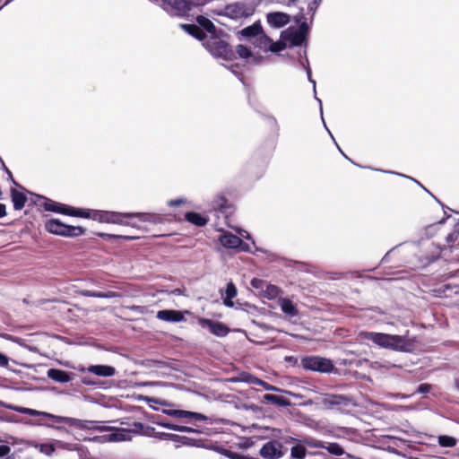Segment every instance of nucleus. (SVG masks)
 Wrapping results in <instances>:
<instances>
[{
	"label": "nucleus",
	"mask_w": 459,
	"mask_h": 459,
	"mask_svg": "<svg viewBox=\"0 0 459 459\" xmlns=\"http://www.w3.org/2000/svg\"><path fill=\"white\" fill-rule=\"evenodd\" d=\"M82 218H90L101 223H113L125 226L136 227L135 223L131 221L134 218H138L141 221H150L156 223L159 217L150 213H133V212H117L100 210H83Z\"/></svg>",
	"instance_id": "obj_1"
},
{
	"label": "nucleus",
	"mask_w": 459,
	"mask_h": 459,
	"mask_svg": "<svg viewBox=\"0 0 459 459\" xmlns=\"http://www.w3.org/2000/svg\"><path fill=\"white\" fill-rule=\"evenodd\" d=\"M182 28L190 35L203 40V45L212 56L224 59H230L232 56V51L227 42L215 33L207 35L199 26L195 24H183Z\"/></svg>",
	"instance_id": "obj_2"
},
{
	"label": "nucleus",
	"mask_w": 459,
	"mask_h": 459,
	"mask_svg": "<svg viewBox=\"0 0 459 459\" xmlns=\"http://www.w3.org/2000/svg\"><path fill=\"white\" fill-rule=\"evenodd\" d=\"M363 338L376 345L395 351L408 352L412 349V342L405 335L388 334L377 332H365Z\"/></svg>",
	"instance_id": "obj_3"
},
{
	"label": "nucleus",
	"mask_w": 459,
	"mask_h": 459,
	"mask_svg": "<svg viewBox=\"0 0 459 459\" xmlns=\"http://www.w3.org/2000/svg\"><path fill=\"white\" fill-rule=\"evenodd\" d=\"M46 230L56 235L63 237H78L85 232V230L79 226H69L57 219H51L45 223Z\"/></svg>",
	"instance_id": "obj_4"
},
{
	"label": "nucleus",
	"mask_w": 459,
	"mask_h": 459,
	"mask_svg": "<svg viewBox=\"0 0 459 459\" xmlns=\"http://www.w3.org/2000/svg\"><path fill=\"white\" fill-rule=\"evenodd\" d=\"M300 364L306 370L317 371L320 373H330L333 370V362L319 356H307L301 359Z\"/></svg>",
	"instance_id": "obj_5"
},
{
	"label": "nucleus",
	"mask_w": 459,
	"mask_h": 459,
	"mask_svg": "<svg viewBox=\"0 0 459 459\" xmlns=\"http://www.w3.org/2000/svg\"><path fill=\"white\" fill-rule=\"evenodd\" d=\"M56 422H65L69 425L74 426L78 429H89V430H96L99 432H105L109 430L108 426L105 425L104 421H95V420H82L74 418H67V417H56Z\"/></svg>",
	"instance_id": "obj_6"
},
{
	"label": "nucleus",
	"mask_w": 459,
	"mask_h": 459,
	"mask_svg": "<svg viewBox=\"0 0 459 459\" xmlns=\"http://www.w3.org/2000/svg\"><path fill=\"white\" fill-rule=\"evenodd\" d=\"M223 12L226 16L237 20L250 16L254 12V8L253 6L246 5L242 2H237L228 4Z\"/></svg>",
	"instance_id": "obj_7"
},
{
	"label": "nucleus",
	"mask_w": 459,
	"mask_h": 459,
	"mask_svg": "<svg viewBox=\"0 0 459 459\" xmlns=\"http://www.w3.org/2000/svg\"><path fill=\"white\" fill-rule=\"evenodd\" d=\"M259 455L266 459H280L284 455L282 445L278 441H268L261 447Z\"/></svg>",
	"instance_id": "obj_8"
},
{
	"label": "nucleus",
	"mask_w": 459,
	"mask_h": 459,
	"mask_svg": "<svg viewBox=\"0 0 459 459\" xmlns=\"http://www.w3.org/2000/svg\"><path fill=\"white\" fill-rule=\"evenodd\" d=\"M198 324L203 328H207L211 333L218 336L223 337L226 336L230 330L226 325L221 322H215L207 318H198Z\"/></svg>",
	"instance_id": "obj_9"
},
{
	"label": "nucleus",
	"mask_w": 459,
	"mask_h": 459,
	"mask_svg": "<svg viewBox=\"0 0 459 459\" xmlns=\"http://www.w3.org/2000/svg\"><path fill=\"white\" fill-rule=\"evenodd\" d=\"M47 211H51L62 214H67L74 217H82L83 209H76L63 204L56 202H48L45 204Z\"/></svg>",
	"instance_id": "obj_10"
},
{
	"label": "nucleus",
	"mask_w": 459,
	"mask_h": 459,
	"mask_svg": "<svg viewBox=\"0 0 459 459\" xmlns=\"http://www.w3.org/2000/svg\"><path fill=\"white\" fill-rule=\"evenodd\" d=\"M290 22V15L282 12H271L266 14V22L271 28L281 29Z\"/></svg>",
	"instance_id": "obj_11"
},
{
	"label": "nucleus",
	"mask_w": 459,
	"mask_h": 459,
	"mask_svg": "<svg viewBox=\"0 0 459 459\" xmlns=\"http://www.w3.org/2000/svg\"><path fill=\"white\" fill-rule=\"evenodd\" d=\"M107 434L101 436H96L92 438L95 442L106 443V442H119L126 439L127 432L114 428H109Z\"/></svg>",
	"instance_id": "obj_12"
},
{
	"label": "nucleus",
	"mask_w": 459,
	"mask_h": 459,
	"mask_svg": "<svg viewBox=\"0 0 459 459\" xmlns=\"http://www.w3.org/2000/svg\"><path fill=\"white\" fill-rule=\"evenodd\" d=\"M281 39L287 43L292 46H300L304 40L305 36L302 35V31L297 30V28L290 27L283 30L281 35Z\"/></svg>",
	"instance_id": "obj_13"
},
{
	"label": "nucleus",
	"mask_w": 459,
	"mask_h": 459,
	"mask_svg": "<svg viewBox=\"0 0 459 459\" xmlns=\"http://www.w3.org/2000/svg\"><path fill=\"white\" fill-rule=\"evenodd\" d=\"M320 403L326 409H333L335 406L347 405L348 399L342 395L325 394Z\"/></svg>",
	"instance_id": "obj_14"
},
{
	"label": "nucleus",
	"mask_w": 459,
	"mask_h": 459,
	"mask_svg": "<svg viewBox=\"0 0 459 459\" xmlns=\"http://www.w3.org/2000/svg\"><path fill=\"white\" fill-rule=\"evenodd\" d=\"M157 318L165 322L178 323L184 320V314L178 310H160L157 313Z\"/></svg>",
	"instance_id": "obj_15"
},
{
	"label": "nucleus",
	"mask_w": 459,
	"mask_h": 459,
	"mask_svg": "<svg viewBox=\"0 0 459 459\" xmlns=\"http://www.w3.org/2000/svg\"><path fill=\"white\" fill-rule=\"evenodd\" d=\"M219 241L226 248H237L242 245L241 238L230 232H223L219 238Z\"/></svg>",
	"instance_id": "obj_16"
},
{
	"label": "nucleus",
	"mask_w": 459,
	"mask_h": 459,
	"mask_svg": "<svg viewBox=\"0 0 459 459\" xmlns=\"http://www.w3.org/2000/svg\"><path fill=\"white\" fill-rule=\"evenodd\" d=\"M5 407L7 409L12 410V411H17V412H21V413H24V414H29L30 416H43L45 418L53 419V420H56V417H57V416L53 415V414L48 413V412L39 411H37V410H33V409H30V408H25V407H21V406H16V405H12V404L5 405Z\"/></svg>",
	"instance_id": "obj_17"
},
{
	"label": "nucleus",
	"mask_w": 459,
	"mask_h": 459,
	"mask_svg": "<svg viewBox=\"0 0 459 459\" xmlns=\"http://www.w3.org/2000/svg\"><path fill=\"white\" fill-rule=\"evenodd\" d=\"M87 370L100 377H112L116 374L115 368L107 365H92L90 366Z\"/></svg>",
	"instance_id": "obj_18"
},
{
	"label": "nucleus",
	"mask_w": 459,
	"mask_h": 459,
	"mask_svg": "<svg viewBox=\"0 0 459 459\" xmlns=\"http://www.w3.org/2000/svg\"><path fill=\"white\" fill-rule=\"evenodd\" d=\"M263 27L261 25L260 22H255L250 26H247L240 30V35L249 39V40L252 42L253 39L256 38V36L262 32Z\"/></svg>",
	"instance_id": "obj_19"
},
{
	"label": "nucleus",
	"mask_w": 459,
	"mask_h": 459,
	"mask_svg": "<svg viewBox=\"0 0 459 459\" xmlns=\"http://www.w3.org/2000/svg\"><path fill=\"white\" fill-rule=\"evenodd\" d=\"M48 377L58 383H67L72 380L71 374L56 368H50L48 371Z\"/></svg>",
	"instance_id": "obj_20"
},
{
	"label": "nucleus",
	"mask_w": 459,
	"mask_h": 459,
	"mask_svg": "<svg viewBox=\"0 0 459 459\" xmlns=\"http://www.w3.org/2000/svg\"><path fill=\"white\" fill-rule=\"evenodd\" d=\"M237 288L233 284V282H229L227 284L225 293L223 294V304L228 307H232L234 306V303L232 301V299H234L237 296Z\"/></svg>",
	"instance_id": "obj_21"
},
{
	"label": "nucleus",
	"mask_w": 459,
	"mask_h": 459,
	"mask_svg": "<svg viewBox=\"0 0 459 459\" xmlns=\"http://www.w3.org/2000/svg\"><path fill=\"white\" fill-rule=\"evenodd\" d=\"M271 38L267 36L264 30L260 32L255 39H253L252 43L257 47L258 48L267 51L270 46Z\"/></svg>",
	"instance_id": "obj_22"
},
{
	"label": "nucleus",
	"mask_w": 459,
	"mask_h": 459,
	"mask_svg": "<svg viewBox=\"0 0 459 459\" xmlns=\"http://www.w3.org/2000/svg\"><path fill=\"white\" fill-rule=\"evenodd\" d=\"M279 306L281 311L290 316H295L298 314V310L293 303L288 299H280Z\"/></svg>",
	"instance_id": "obj_23"
},
{
	"label": "nucleus",
	"mask_w": 459,
	"mask_h": 459,
	"mask_svg": "<svg viewBox=\"0 0 459 459\" xmlns=\"http://www.w3.org/2000/svg\"><path fill=\"white\" fill-rule=\"evenodd\" d=\"M12 201L13 203V207L15 210H22L25 205L27 198L24 195V194H22L15 189H13L12 190Z\"/></svg>",
	"instance_id": "obj_24"
},
{
	"label": "nucleus",
	"mask_w": 459,
	"mask_h": 459,
	"mask_svg": "<svg viewBox=\"0 0 459 459\" xmlns=\"http://www.w3.org/2000/svg\"><path fill=\"white\" fill-rule=\"evenodd\" d=\"M186 219L187 221L196 226H204L208 221V219L206 217L194 212H186Z\"/></svg>",
	"instance_id": "obj_25"
},
{
	"label": "nucleus",
	"mask_w": 459,
	"mask_h": 459,
	"mask_svg": "<svg viewBox=\"0 0 459 459\" xmlns=\"http://www.w3.org/2000/svg\"><path fill=\"white\" fill-rule=\"evenodd\" d=\"M196 21H197L198 25L206 30L205 33L207 35L215 33V27H214L213 23L208 18L200 15L197 17Z\"/></svg>",
	"instance_id": "obj_26"
},
{
	"label": "nucleus",
	"mask_w": 459,
	"mask_h": 459,
	"mask_svg": "<svg viewBox=\"0 0 459 459\" xmlns=\"http://www.w3.org/2000/svg\"><path fill=\"white\" fill-rule=\"evenodd\" d=\"M261 294L268 299H273L280 294V289L267 282Z\"/></svg>",
	"instance_id": "obj_27"
},
{
	"label": "nucleus",
	"mask_w": 459,
	"mask_h": 459,
	"mask_svg": "<svg viewBox=\"0 0 459 459\" xmlns=\"http://www.w3.org/2000/svg\"><path fill=\"white\" fill-rule=\"evenodd\" d=\"M325 449L331 455L341 456L345 454L344 449L338 443L325 442Z\"/></svg>",
	"instance_id": "obj_28"
},
{
	"label": "nucleus",
	"mask_w": 459,
	"mask_h": 459,
	"mask_svg": "<svg viewBox=\"0 0 459 459\" xmlns=\"http://www.w3.org/2000/svg\"><path fill=\"white\" fill-rule=\"evenodd\" d=\"M307 455V450L304 446H294L290 449V457L292 459H304Z\"/></svg>",
	"instance_id": "obj_29"
},
{
	"label": "nucleus",
	"mask_w": 459,
	"mask_h": 459,
	"mask_svg": "<svg viewBox=\"0 0 459 459\" xmlns=\"http://www.w3.org/2000/svg\"><path fill=\"white\" fill-rule=\"evenodd\" d=\"M264 400L268 403H275V404H278L281 406H285V405L289 404V403L287 402V400L284 397L277 396V395L270 394H264Z\"/></svg>",
	"instance_id": "obj_30"
},
{
	"label": "nucleus",
	"mask_w": 459,
	"mask_h": 459,
	"mask_svg": "<svg viewBox=\"0 0 459 459\" xmlns=\"http://www.w3.org/2000/svg\"><path fill=\"white\" fill-rule=\"evenodd\" d=\"M82 294L85 297H94V298H114L117 296L115 292L109 291V292H97V291H91V290H83Z\"/></svg>",
	"instance_id": "obj_31"
},
{
	"label": "nucleus",
	"mask_w": 459,
	"mask_h": 459,
	"mask_svg": "<svg viewBox=\"0 0 459 459\" xmlns=\"http://www.w3.org/2000/svg\"><path fill=\"white\" fill-rule=\"evenodd\" d=\"M301 442L308 447L325 449V442L313 438V437H307V438L303 439Z\"/></svg>",
	"instance_id": "obj_32"
},
{
	"label": "nucleus",
	"mask_w": 459,
	"mask_h": 459,
	"mask_svg": "<svg viewBox=\"0 0 459 459\" xmlns=\"http://www.w3.org/2000/svg\"><path fill=\"white\" fill-rule=\"evenodd\" d=\"M286 42L281 39V40L273 42L272 39L270 41V46L267 51H271L273 53H278L283 50L286 48Z\"/></svg>",
	"instance_id": "obj_33"
},
{
	"label": "nucleus",
	"mask_w": 459,
	"mask_h": 459,
	"mask_svg": "<svg viewBox=\"0 0 459 459\" xmlns=\"http://www.w3.org/2000/svg\"><path fill=\"white\" fill-rule=\"evenodd\" d=\"M438 444L443 447H453L456 445V440L449 436H440L438 437Z\"/></svg>",
	"instance_id": "obj_34"
},
{
	"label": "nucleus",
	"mask_w": 459,
	"mask_h": 459,
	"mask_svg": "<svg viewBox=\"0 0 459 459\" xmlns=\"http://www.w3.org/2000/svg\"><path fill=\"white\" fill-rule=\"evenodd\" d=\"M236 52L239 56V57H241L243 59L247 60L250 57H252V52H251L250 48H247L244 45H238L236 47Z\"/></svg>",
	"instance_id": "obj_35"
},
{
	"label": "nucleus",
	"mask_w": 459,
	"mask_h": 459,
	"mask_svg": "<svg viewBox=\"0 0 459 459\" xmlns=\"http://www.w3.org/2000/svg\"><path fill=\"white\" fill-rule=\"evenodd\" d=\"M35 447L46 455H51L55 452V446L53 444H38Z\"/></svg>",
	"instance_id": "obj_36"
},
{
	"label": "nucleus",
	"mask_w": 459,
	"mask_h": 459,
	"mask_svg": "<svg viewBox=\"0 0 459 459\" xmlns=\"http://www.w3.org/2000/svg\"><path fill=\"white\" fill-rule=\"evenodd\" d=\"M266 281L261 279L255 278L251 281V286L254 289L260 290L262 292L266 285Z\"/></svg>",
	"instance_id": "obj_37"
},
{
	"label": "nucleus",
	"mask_w": 459,
	"mask_h": 459,
	"mask_svg": "<svg viewBox=\"0 0 459 459\" xmlns=\"http://www.w3.org/2000/svg\"><path fill=\"white\" fill-rule=\"evenodd\" d=\"M169 415L178 417V418L188 419L190 416V411H183V410H173V411H169Z\"/></svg>",
	"instance_id": "obj_38"
},
{
	"label": "nucleus",
	"mask_w": 459,
	"mask_h": 459,
	"mask_svg": "<svg viewBox=\"0 0 459 459\" xmlns=\"http://www.w3.org/2000/svg\"><path fill=\"white\" fill-rule=\"evenodd\" d=\"M322 0H313L307 4V11L311 13V18H313L316 10L319 6Z\"/></svg>",
	"instance_id": "obj_39"
},
{
	"label": "nucleus",
	"mask_w": 459,
	"mask_h": 459,
	"mask_svg": "<svg viewBox=\"0 0 459 459\" xmlns=\"http://www.w3.org/2000/svg\"><path fill=\"white\" fill-rule=\"evenodd\" d=\"M100 237L105 238V239H111V238H125V239H133L132 237H126V236H121V235H114V234H108V233H100Z\"/></svg>",
	"instance_id": "obj_40"
},
{
	"label": "nucleus",
	"mask_w": 459,
	"mask_h": 459,
	"mask_svg": "<svg viewBox=\"0 0 459 459\" xmlns=\"http://www.w3.org/2000/svg\"><path fill=\"white\" fill-rule=\"evenodd\" d=\"M244 381H246L249 384L257 385H261L263 384V380H261L254 376H251V375L246 376L244 377Z\"/></svg>",
	"instance_id": "obj_41"
},
{
	"label": "nucleus",
	"mask_w": 459,
	"mask_h": 459,
	"mask_svg": "<svg viewBox=\"0 0 459 459\" xmlns=\"http://www.w3.org/2000/svg\"><path fill=\"white\" fill-rule=\"evenodd\" d=\"M190 419H195V420H199V421H204V420H207L208 418L202 414V413H198V412H193V411H190V416H189Z\"/></svg>",
	"instance_id": "obj_42"
},
{
	"label": "nucleus",
	"mask_w": 459,
	"mask_h": 459,
	"mask_svg": "<svg viewBox=\"0 0 459 459\" xmlns=\"http://www.w3.org/2000/svg\"><path fill=\"white\" fill-rule=\"evenodd\" d=\"M459 237V230H455L453 232L449 233L446 237L447 243H453Z\"/></svg>",
	"instance_id": "obj_43"
},
{
	"label": "nucleus",
	"mask_w": 459,
	"mask_h": 459,
	"mask_svg": "<svg viewBox=\"0 0 459 459\" xmlns=\"http://www.w3.org/2000/svg\"><path fill=\"white\" fill-rule=\"evenodd\" d=\"M11 451L10 446L7 445H0V458L6 456Z\"/></svg>",
	"instance_id": "obj_44"
},
{
	"label": "nucleus",
	"mask_w": 459,
	"mask_h": 459,
	"mask_svg": "<svg viewBox=\"0 0 459 459\" xmlns=\"http://www.w3.org/2000/svg\"><path fill=\"white\" fill-rule=\"evenodd\" d=\"M185 203H186V200L184 198H177V199L169 201L168 204L169 206H178Z\"/></svg>",
	"instance_id": "obj_45"
},
{
	"label": "nucleus",
	"mask_w": 459,
	"mask_h": 459,
	"mask_svg": "<svg viewBox=\"0 0 459 459\" xmlns=\"http://www.w3.org/2000/svg\"><path fill=\"white\" fill-rule=\"evenodd\" d=\"M430 390V385L428 384H422L418 387V393L425 394L429 393Z\"/></svg>",
	"instance_id": "obj_46"
},
{
	"label": "nucleus",
	"mask_w": 459,
	"mask_h": 459,
	"mask_svg": "<svg viewBox=\"0 0 459 459\" xmlns=\"http://www.w3.org/2000/svg\"><path fill=\"white\" fill-rule=\"evenodd\" d=\"M8 363H9V359L5 355L0 353V366L7 367Z\"/></svg>",
	"instance_id": "obj_47"
},
{
	"label": "nucleus",
	"mask_w": 459,
	"mask_h": 459,
	"mask_svg": "<svg viewBox=\"0 0 459 459\" xmlns=\"http://www.w3.org/2000/svg\"><path fill=\"white\" fill-rule=\"evenodd\" d=\"M261 386H263L265 390H268V391H279V388H277L276 386H273L272 385H269L268 383L263 381V384L261 385Z\"/></svg>",
	"instance_id": "obj_48"
},
{
	"label": "nucleus",
	"mask_w": 459,
	"mask_h": 459,
	"mask_svg": "<svg viewBox=\"0 0 459 459\" xmlns=\"http://www.w3.org/2000/svg\"><path fill=\"white\" fill-rule=\"evenodd\" d=\"M177 431H180V432H186V433H194L195 432V430L190 427H186V426H179L178 428V430Z\"/></svg>",
	"instance_id": "obj_49"
},
{
	"label": "nucleus",
	"mask_w": 459,
	"mask_h": 459,
	"mask_svg": "<svg viewBox=\"0 0 459 459\" xmlns=\"http://www.w3.org/2000/svg\"><path fill=\"white\" fill-rule=\"evenodd\" d=\"M297 30H299V31H302V35H304L306 37V34H307V32L308 30V26H307V22H302L300 24L299 28L297 29Z\"/></svg>",
	"instance_id": "obj_50"
},
{
	"label": "nucleus",
	"mask_w": 459,
	"mask_h": 459,
	"mask_svg": "<svg viewBox=\"0 0 459 459\" xmlns=\"http://www.w3.org/2000/svg\"><path fill=\"white\" fill-rule=\"evenodd\" d=\"M306 70H307L308 81L313 84V89H314V91L316 92V82L311 77L310 68L307 67Z\"/></svg>",
	"instance_id": "obj_51"
},
{
	"label": "nucleus",
	"mask_w": 459,
	"mask_h": 459,
	"mask_svg": "<svg viewBox=\"0 0 459 459\" xmlns=\"http://www.w3.org/2000/svg\"><path fill=\"white\" fill-rule=\"evenodd\" d=\"M163 426L168 429H171V430H175V431H177L178 428L179 427V425L173 424V423H164Z\"/></svg>",
	"instance_id": "obj_52"
},
{
	"label": "nucleus",
	"mask_w": 459,
	"mask_h": 459,
	"mask_svg": "<svg viewBox=\"0 0 459 459\" xmlns=\"http://www.w3.org/2000/svg\"><path fill=\"white\" fill-rule=\"evenodd\" d=\"M6 214L5 205L0 204V218L4 217Z\"/></svg>",
	"instance_id": "obj_53"
},
{
	"label": "nucleus",
	"mask_w": 459,
	"mask_h": 459,
	"mask_svg": "<svg viewBox=\"0 0 459 459\" xmlns=\"http://www.w3.org/2000/svg\"><path fill=\"white\" fill-rule=\"evenodd\" d=\"M238 233H239V235H240L241 237H243V238H250V236H249L248 232H247V231H246V230H238Z\"/></svg>",
	"instance_id": "obj_54"
},
{
	"label": "nucleus",
	"mask_w": 459,
	"mask_h": 459,
	"mask_svg": "<svg viewBox=\"0 0 459 459\" xmlns=\"http://www.w3.org/2000/svg\"><path fill=\"white\" fill-rule=\"evenodd\" d=\"M297 0H288V1H284V0H279L280 3L281 4H284L286 5H291L293 4Z\"/></svg>",
	"instance_id": "obj_55"
},
{
	"label": "nucleus",
	"mask_w": 459,
	"mask_h": 459,
	"mask_svg": "<svg viewBox=\"0 0 459 459\" xmlns=\"http://www.w3.org/2000/svg\"><path fill=\"white\" fill-rule=\"evenodd\" d=\"M172 440L174 441H178L179 439H181L182 437H180L179 436H177V435H168Z\"/></svg>",
	"instance_id": "obj_56"
},
{
	"label": "nucleus",
	"mask_w": 459,
	"mask_h": 459,
	"mask_svg": "<svg viewBox=\"0 0 459 459\" xmlns=\"http://www.w3.org/2000/svg\"><path fill=\"white\" fill-rule=\"evenodd\" d=\"M316 100H317V101L319 102V104H320V111H321V115H323L322 101H321V100H320V99H318V98H316Z\"/></svg>",
	"instance_id": "obj_57"
},
{
	"label": "nucleus",
	"mask_w": 459,
	"mask_h": 459,
	"mask_svg": "<svg viewBox=\"0 0 459 459\" xmlns=\"http://www.w3.org/2000/svg\"><path fill=\"white\" fill-rule=\"evenodd\" d=\"M321 117H323V115H321ZM322 120H323L324 125H325L324 117H322ZM325 130L328 132L329 134H332V132L330 131V129L328 127H325Z\"/></svg>",
	"instance_id": "obj_58"
},
{
	"label": "nucleus",
	"mask_w": 459,
	"mask_h": 459,
	"mask_svg": "<svg viewBox=\"0 0 459 459\" xmlns=\"http://www.w3.org/2000/svg\"><path fill=\"white\" fill-rule=\"evenodd\" d=\"M321 117H323V115H321ZM322 120H323L324 125H325L324 117H322ZM325 130L328 132L329 134H332V132L330 131V129L328 127H325Z\"/></svg>",
	"instance_id": "obj_59"
},
{
	"label": "nucleus",
	"mask_w": 459,
	"mask_h": 459,
	"mask_svg": "<svg viewBox=\"0 0 459 459\" xmlns=\"http://www.w3.org/2000/svg\"><path fill=\"white\" fill-rule=\"evenodd\" d=\"M321 117H323V115H321ZM322 120H323L324 125H325L324 117H322ZM325 130L328 132L329 134H332V132L330 131V129L328 127H325Z\"/></svg>",
	"instance_id": "obj_60"
},
{
	"label": "nucleus",
	"mask_w": 459,
	"mask_h": 459,
	"mask_svg": "<svg viewBox=\"0 0 459 459\" xmlns=\"http://www.w3.org/2000/svg\"><path fill=\"white\" fill-rule=\"evenodd\" d=\"M321 117H323V115H321ZM322 120H323L324 125H325L324 117H322ZM325 130L328 132L329 134H332V132L330 131V129L328 127H325Z\"/></svg>",
	"instance_id": "obj_61"
},
{
	"label": "nucleus",
	"mask_w": 459,
	"mask_h": 459,
	"mask_svg": "<svg viewBox=\"0 0 459 459\" xmlns=\"http://www.w3.org/2000/svg\"><path fill=\"white\" fill-rule=\"evenodd\" d=\"M321 117H323V115H321ZM322 120H323L324 125H325L324 117H322ZM325 130L328 132L329 134H332V132L330 131V129L328 127H325Z\"/></svg>",
	"instance_id": "obj_62"
},
{
	"label": "nucleus",
	"mask_w": 459,
	"mask_h": 459,
	"mask_svg": "<svg viewBox=\"0 0 459 459\" xmlns=\"http://www.w3.org/2000/svg\"><path fill=\"white\" fill-rule=\"evenodd\" d=\"M455 385L457 389H459V378L455 380Z\"/></svg>",
	"instance_id": "obj_63"
},
{
	"label": "nucleus",
	"mask_w": 459,
	"mask_h": 459,
	"mask_svg": "<svg viewBox=\"0 0 459 459\" xmlns=\"http://www.w3.org/2000/svg\"><path fill=\"white\" fill-rule=\"evenodd\" d=\"M398 176H401V177H403V178H405V175L401 174V173H398Z\"/></svg>",
	"instance_id": "obj_64"
}]
</instances>
